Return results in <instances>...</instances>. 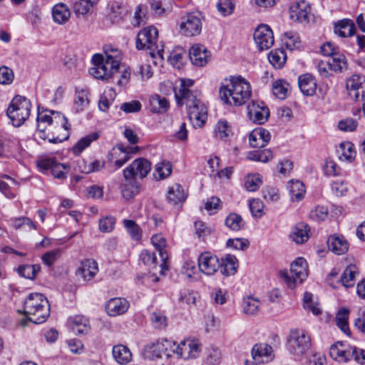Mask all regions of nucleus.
Listing matches in <instances>:
<instances>
[{
	"instance_id": "f257e3e1",
	"label": "nucleus",
	"mask_w": 365,
	"mask_h": 365,
	"mask_svg": "<svg viewBox=\"0 0 365 365\" xmlns=\"http://www.w3.org/2000/svg\"><path fill=\"white\" fill-rule=\"evenodd\" d=\"M37 128L34 138L50 143H61L70 135L71 125L68 118L61 113L45 110L38 111L36 118Z\"/></svg>"
},
{
	"instance_id": "f03ea898",
	"label": "nucleus",
	"mask_w": 365,
	"mask_h": 365,
	"mask_svg": "<svg viewBox=\"0 0 365 365\" xmlns=\"http://www.w3.org/2000/svg\"><path fill=\"white\" fill-rule=\"evenodd\" d=\"M221 101L230 106H240L251 98L250 83L241 76H230L224 78L219 88Z\"/></svg>"
},
{
	"instance_id": "7ed1b4c3",
	"label": "nucleus",
	"mask_w": 365,
	"mask_h": 365,
	"mask_svg": "<svg viewBox=\"0 0 365 365\" xmlns=\"http://www.w3.org/2000/svg\"><path fill=\"white\" fill-rule=\"evenodd\" d=\"M175 96L178 106H186L188 118L193 126L202 127L207 120V110L201 102L200 93L179 88L178 91L175 90Z\"/></svg>"
},
{
	"instance_id": "20e7f679",
	"label": "nucleus",
	"mask_w": 365,
	"mask_h": 365,
	"mask_svg": "<svg viewBox=\"0 0 365 365\" xmlns=\"http://www.w3.org/2000/svg\"><path fill=\"white\" fill-rule=\"evenodd\" d=\"M106 58L103 55L96 53L92 57L93 67L89 70V73L96 79L107 80L110 78L119 68L122 54L118 48H110L105 51Z\"/></svg>"
},
{
	"instance_id": "39448f33",
	"label": "nucleus",
	"mask_w": 365,
	"mask_h": 365,
	"mask_svg": "<svg viewBox=\"0 0 365 365\" xmlns=\"http://www.w3.org/2000/svg\"><path fill=\"white\" fill-rule=\"evenodd\" d=\"M24 313L30 322L36 324L43 323L50 315L48 300L41 293L30 294L24 301Z\"/></svg>"
},
{
	"instance_id": "423d86ee",
	"label": "nucleus",
	"mask_w": 365,
	"mask_h": 365,
	"mask_svg": "<svg viewBox=\"0 0 365 365\" xmlns=\"http://www.w3.org/2000/svg\"><path fill=\"white\" fill-rule=\"evenodd\" d=\"M311 346V336L307 331L302 329L290 330L287 340V349L296 359H301Z\"/></svg>"
},
{
	"instance_id": "0eeeda50",
	"label": "nucleus",
	"mask_w": 365,
	"mask_h": 365,
	"mask_svg": "<svg viewBox=\"0 0 365 365\" xmlns=\"http://www.w3.org/2000/svg\"><path fill=\"white\" fill-rule=\"evenodd\" d=\"M31 103L24 96H16L10 102L6 115L16 127L23 125L31 114Z\"/></svg>"
},
{
	"instance_id": "6e6552de",
	"label": "nucleus",
	"mask_w": 365,
	"mask_h": 365,
	"mask_svg": "<svg viewBox=\"0 0 365 365\" xmlns=\"http://www.w3.org/2000/svg\"><path fill=\"white\" fill-rule=\"evenodd\" d=\"M307 261L302 257H298L291 264L289 272L282 270L279 275L289 289H294L307 277Z\"/></svg>"
},
{
	"instance_id": "1a4fd4ad",
	"label": "nucleus",
	"mask_w": 365,
	"mask_h": 365,
	"mask_svg": "<svg viewBox=\"0 0 365 365\" xmlns=\"http://www.w3.org/2000/svg\"><path fill=\"white\" fill-rule=\"evenodd\" d=\"M203 16L201 12H186L180 19V32L187 36H195L201 33Z\"/></svg>"
},
{
	"instance_id": "9d476101",
	"label": "nucleus",
	"mask_w": 365,
	"mask_h": 365,
	"mask_svg": "<svg viewBox=\"0 0 365 365\" xmlns=\"http://www.w3.org/2000/svg\"><path fill=\"white\" fill-rule=\"evenodd\" d=\"M158 37V31L154 26H148L141 30L136 38V48L138 50L148 49L150 50V53L157 51L158 54L160 53V50L157 45Z\"/></svg>"
},
{
	"instance_id": "9b49d317",
	"label": "nucleus",
	"mask_w": 365,
	"mask_h": 365,
	"mask_svg": "<svg viewBox=\"0 0 365 365\" xmlns=\"http://www.w3.org/2000/svg\"><path fill=\"white\" fill-rule=\"evenodd\" d=\"M151 170V163L145 158H139L123 170L124 178L143 179L145 178Z\"/></svg>"
},
{
	"instance_id": "f8f14e48",
	"label": "nucleus",
	"mask_w": 365,
	"mask_h": 365,
	"mask_svg": "<svg viewBox=\"0 0 365 365\" xmlns=\"http://www.w3.org/2000/svg\"><path fill=\"white\" fill-rule=\"evenodd\" d=\"M37 165L42 172L51 170L53 177L60 180L66 178L69 169V166L58 163L54 158H42L38 161Z\"/></svg>"
},
{
	"instance_id": "ddd939ff",
	"label": "nucleus",
	"mask_w": 365,
	"mask_h": 365,
	"mask_svg": "<svg viewBox=\"0 0 365 365\" xmlns=\"http://www.w3.org/2000/svg\"><path fill=\"white\" fill-rule=\"evenodd\" d=\"M202 351V345L196 339H186L178 344V357L185 360L197 358Z\"/></svg>"
},
{
	"instance_id": "4468645a",
	"label": "nucleus",
	"mask_w": 365,
	"mask_h": 365,
	"mask_svg": "<svg viewBox=\"0 0 365 365\" xmlns=\"http://www.w3.org/2000/svg\"><path fill=\"white\" fill-rule=\"evenodd\" d=\"M251 354L252 360H246V365L268 363L274 358L272 347L267 344H255L252 349Z\"/></svg>"
},
{
	"instance_id": "2eb2a0df",
	"label": "nucleus",
	"mask_w": 365,
	"mask_h": 365,
	"mask_svg": "<svg viewBox=\"0 0 365 365\" xmlns=\"http://www.w3.org/2000/svg\"><path fill=\"white\" fill-rule=\"evenodd\" d=\"M197 262L200 271L207 276L215 274L220 267L219 258L210 252H202Z\"/></svg>"
},
{
	"instance_id": "dca6fc26",
	"label": "nucleus",
	"mask_w": 365,
	"mask_h": 365,
	"mask_svg": "<svg viewBox=\"0 0 365 365\" xmlns=\"http://www.w3.org/2000/svg\"><path fill=\"white\" fill-rule=\"evenodd\" d=\"M253 38L260 51L269 49L274 42L272 30L266 24H262L255 29Z\"/></svg>"
},
{
	"instance_id": "f3484780",
	"label": "nucleus",
	"mask_w": 365,
	"mask_h": 365,
	"mask_svg": "<svg viewBox=\"0 0 365 365\" xmlns=\"http://www.w3.org/2000/svg\"><path fill=\"white\" fill-rule=\"evenodd\" d=\"M247 110L249 118L259 125L264 123L269 116V108L262 101H252L248 104Z\"/></svg>"
},
{
	"instance_id": "a211bd4d",
	"label": "nucleus",
	"mask_w": 365,
	"mask_h": 365,
	"mask_svg": "<svg viewBox=\"0 0 365 365\" xmlns=\"http://www.w3.org/2000/svg\"><path fill=\"white\" fill-rule=\"evenodd\" d=\"M137 148L123 147V145H117L108 154L109 161L113 164L116 169L121 168L130 158V154L134 153Z\"/></svg>"
},
{
	"instance_id": "6ab92c4d",
	"label": "nucleus",
	"mask_w": 365,
	"mask_h": 365,
	"mask_svg": "<svg viewBox=\"0 0 365 365\" xmlns=\"http://www.w3.org/2000/svg\"><path fill=\"white\" fill-rule=\"evenodd\" d=\"M189 57L193 65L202 67L210 61V52L202 44H195L189 50Z\"/></svg>"
},
{
	"instance_id": "aec40b11",
	"label": "nucleus",
	"mask_w": 365,
	"mask_h": 365,
	"mask_svg": "<svg viewBox=\"0 0 365 365\" xmlns=\"http://www.w3.org/2000/svg\"><path fill=\"white\" fill-rule=\"evenodd\" d=\"M356 346H345L343 344L338 342L333 344L330 348V356L340 362L354 360V354H356Z\"/></svg>"
},
{
	"instance_id": "412c9836",
	"label": "nucleus",
	"mask_w": 365,
	"mask_h": 365,
	"mask_svg": "<svg viewBox=\"0 0 365 365\" xmlns=\"http://www.w3.org/2000/svg\"><path fill=\"white\" fill-rule=\"evenodd\" d=\"M356 346H345L343 344L338 342L333 344L330 348V356L340 362L354 360V354H356Z\"/></svg>"
},
{
	"instance_id": "4be33fe9",
	"label": "nucleus",
	"mask_w": 365,
	"mask_h": 365,
	"mask_svg": "<svg viewBox=\"0 0 365 365\" xmlns=\"http://www.w3.org/2000/svg\"><path fill=\"white\" fill-rule=\"evenodd\" d=\"M98 272L97 262L92 259H86L81 262L76 274L85 282L91 281Z\"/></svg>"
},
{
	"instance_id": "5701e85b",
	"label": "nucleus",
	"mask_w": 365,
	"mask_h": 365,
	"mask_svg": "<svg viewBox=\"0 0 365 365\" xmlns=\"http://www.w3.org/2000/svg\"><path fill=\"white\" fill-rule=\"evenodd\" d=\"M129 302L125 298L115 297L109 299L106 304L107 314L110 317H116L125 313L129 308Z\"/></svg>"
},
{
	"instance_id": "b1692460",
	"label": "nucleus",
	"mask_w": 365,
	"mask_h": 365,
	"mask_svg": "<svg viewBox=\"0 0 365 365\" xmlns=\"http://www.w3.org/2000/svg\"><path fill=\"white\" fill-rule=\"evenodd\" d=\"M310 14L311 7L305 1L296 2L289 9L290 18L296 21H306Z\"/></svg>"
},
{
	"instance_id": "393cba45",
	"label": "nucleus",
	"mask_w": 365,
	"mask_h": 365,
	"mask_svg": "<svg viewBox=\"0 0 365 365\" xmlns=\"http://www.w3.org/2000/svg\"><path fill=\"white\" fill-rule=\"evenodd\" d=\"M269 132L262 128L254 129L249 135L250 145L252 148H263L270 140Z\"/></svg>"
},
{
	"instance_id": "a878e982",
	"label": "nucleus",
	"mask_w": 365,
	"mask_h": 365,
	"mask_svg": "<svg viewBox=\"0 0 365 365\" xmlns=\"http://www.w3.org/2000/svg\"><path fill=\"white\" fill-rule=\"evenodd\" d=\"M327 246L333 253L341 255L348 251L349 244L344 236L333 235L328 238Z\"/></svg>"
},
{
	"instance_id": "bb28decb",
	"label": "nucleus",
	"mask_w": 365,
	"mask_h": 365,
	"mask_svg": "<svg viewBox=\"0 0 365 365\" xmlns=\"http://www.w3.org/2000/svg\"><path fill=\"white\" fill-rule=\"evenodd\" d=\"M298 85L301 92L307 96H312L315 93L317 86L316 79L309 73L299 76Z\"/></svg>"
},
{
	"instance_id": "cd10ccee",
	"label": "nucleus",
	"mask_w": 365,
	"mask_h": 365,
	"mask_svg": "<svg viewBox=\"0 0 365 365\" xmlns=\"http://www.w3.org/2000/svg\"><path fill=\"white\" fill-rule=\"evenodd\" d=\"M98 1L99 0H78L73 3L72 9L77 17L87 16L92 14Z\"/></svg>"
},
{
	"instance_id": "c85d7f7f",
	"label": "nucleus",
	"mask_w": 365,
	"mask_h": 365,
	"mask_svg": "<svg viewBox=\"0 0 365 365\" xmlns=\"http://www.w3.org/2000/svg\"><path fill=\"white\" fill-rule=\"evenodd\" d=\"M151 242L159 252L162 260L160 267L161 272H163L164 270L168 269L167 260L168 259V255L164 250L166 245V240L161 234H156L152 236Z\"/></svg>"
},
{
	"instance_id": "c756f323",
	"label": "nucleus",
	"mask_w": 365,
	"mask_h": 365,
	"mask_svg": "<svg viewBox=\"0 0 365 365\" xmlns=\"http://www.w3.org/2000/svg\"><path fill=\"white\" fill-rule=\"evenodd\" d=\"M220 267L219 270L225 276L234 275L237 270L238 260L235 255H226L220 260Z\"/></svg>"
},
{
	"instance_id": "7c9ffc66",
	"label": "nucleus",
	"mask_w": 365,
	"mask_h": 365,
	"mask_svg": "<svg viewBox=\"0 0 365 365\" xmlns=\"http://www.w3.org/2000/svg\"><path fill=\"white\" fill-rule=\"evenodd\" d=\"M52 16L55 23L60 25L65 24L71 17L70 9L66 4H56L52 8Z\"/></svg>"
},
{
	"instance_id": "2f4dec72",
	"label": "nucleus",
	"mask_w": 365,
	"mask_h": 365,
	"mask_svg": "<svg viewBox=\"0 0 365 365\" xmlns=\"http://www.w3.org/2000/svg\"><path fill=\"white\" fill-rule=\"evenodd\" d=\"M309 226L303 222L297 224L292 229L289 237L297 244H302L307 242L309 237Z\"/></svg>"
},
{
	"instance_id": "473e14b6",
	"label": "nucleus",
	"mask_w": 365,
	"mask_h": 365,
	"mask_svg": "<svg viewBox=\"0 0 365 365\" xmlns=\"http://www.w3.org/2000/svg\"><path fill=\"white\" fill-rule=\"evenodd\" d=\"M128 15L129 10L128 8L118 2H115L110 6L108 18L112 21V23L119 24L125 21Z\"/></svg>"
},
{
	"instance_id": "72a5a7b5",
	"label": "nucleus",
	"mask_w": 365,
	"mask_h": 365,
	"mask_svg": "<svg viewBox=\"0 0 365 365\" xmlns=\"http://www.w3.org/2000/svg\"><path fill=\"white\" fill-rule=\"evenodd\" d=\"M356 27L353 21L344 19L334 25V33L340 37L351 36L355 34Z\"/></svg>"
},
{
	"instance_id": "f704fd0d",
	"label": "nucleus",
	"mask_w": 365,
	"mask_h": 365,
	"mask_svg": "<svg viewBox=\"0 0 365 365\" xmlns=\"http://www.w3.org/2000/svg\"><path fill=\"white\" fill-rule=\"evenodd\" d=\"M187 195L182 185L179 184L170 187L168 191V201L174 205L182 204L186 199Z\"/></svg>"
},
{
	"instance_id": "c9c22d12",
	"label": "nucleus",
	"mask_w": 365,
	"mask_h": 365,
	"mask_svg": "<svg viewBox=\"0 0 365 365\" xmlns=\"http://www.w3.org/2000/svg\"><path fill=\"white\" fill-rule=\"evenodd\" d=\"M121 194L125 200H130L138 194L140 185L134 178H124V182L122 183Z\"/></svg>"
},
{
	"instance_id": "e433bc0d",
	"label": "nucleus",
	"mask_w": 365,
	"mask_h": 365,
	"mask_svg": "<svg viewBox=\"0 0 365 365\" xmlns=\"http://www.w3.org/2000/svg\"><path fill=\"white\" fill-rule=\"evenodd\" d=\"M287 189L292 201L299 202L304 197L306 190L302 182L292 180L288 182Z\"/></svg>"
},
{
	"instance_id": "4c0bfd02",
	"label": "nucleus",
	"mask_w": 365,
	"mask_h": 365,
	"mask_svg": "<svg viewBox=\"0 0 365 365\" xmlns=\"http://www.w3.org/2000/svg\"><path fill=\"white\" fill-rule=\"evenodd\" d=\"M71 327L76 334H86L91 328L88 319L82 315H76L71 318Z\"/></svg>"
},
{
	"instance_id": "58836bf2",
	"label": "nucleus",
	"mask_w": 365,
	"mask_h": 365,
	"mask_svg": "<svg viewBox=\"0 0 365 365\" xmlns=\"http://www.w3.org/2000/svg\"><path fill=\"white\" fill-rule=\"evenodd\" d=\"M365 84V76L359 74H354L349 78L346 83V88L349 96H358L357 90H360Z\"/></svg>"
},
{
	"instance_id": "ea45409f",
	"label": "nucleus",
	"mask_w": 365,
	"mask_h": 365,
	"mask_svg": "<svg viewBox=\"0 0 365 365\" xmlns=\"http://www.w3.org/2000/svg\"><path fill=\"white\" fill-rule=\"evenodd\" d=\"M163 352V339L151 343L145 346L143 349L144 357L153 360L160 358Z\"/></svg>"
},
{
	"instance_id": "a19ab883",
	"label": "nucleus",
	"mask_w": 365,
	"mask_h": 365,
	"mask_svg": "<svg viewBox=\"0 0 365 365\" xmlns=\"http://www.w3.org/2000/svg\"><path fill=\"white\" fill-rule=\"evenodd\" d=\"M260 306L261 302L257 298L252 296L243 298L242 307L243 313L246 315H256L259 311Z\"/></svg>"
},
{
	"instance_id": "79ce46f5",
	"label": "nucleus",
	"mask_w": 365,
	"mask_h": 365,
	"mask_svg": "<svg viewBox=\"0 0 365 365\" xmlns=\"http://www.w3.org/2000/svg\"><path fill=\"white\" fill-rule=\"evenodd\" d=\"M149 106L153 113H165L169 108V103L164 97L159 95L151 96L149 99Z\"/></svg>"
},
{
	"instance_id": "37998d69",
	"label": "nucleus",
	"mask_w": 365,
	"mask_h": 365,
	"mask_svg": "<svg viewBox=\"0 0 365 365\" xmlns=\"http://www.w3.org/2000/svg\"><path fill=\"white\" fill-rule=\"evenodd\" d=\"M113 356L115 360L120 364L128 363L132 358L130 349L123 344H118L113 346Z\"/></svg>"
},
{
	"instance_id": "c03bdc74",
	"label": "nucleus",
	"mask_w": 365,
	"mask_h": 365,
	"mask_svg": "<svg viewBox=\"0 0 365 365\" xmlns=\"http://www.w3.org/2000/svg\"><path fill=\"white\" fill-rule=\"evenodd\" d=\"M99 135L97 133H91L86 136L81 138L73 146L72 152L75 155H79L86 148L90 146L91 143L96 140Z\"/></svg>"
},
{
	"instance_id": "a18cd8bd",
	"label": "nucleus",
	"mask_w": 365,
	"mask_h": 365,
	"mask_svg": "<svg viewBox=\"0 0 365 365\" xmlns=\"http://www.w3.org/2000/svg\"><path fill=\"white\" fill-rule=\"evenodd\" d=\"M215 137L223 141H227L232 134V128L229 123L225 120H220L214 129Z\"/></svg>"
},
{
	"instance_id": "49530a36",
	"label": "nucleus",
	"mask_w": 365,
	"mask_h": 365,
	"mask_svg": "<svg viewBox=\"0 0 365 365\" xmlns=\"http://www.w3.org/2000/svg\"><path fill=\"white\" fill-rule=\"evenodd\" d=\"M16 270L20 277L33 280L41 270V267L39 264H21Z\"/></svg>"
},
{
	"instance_id": "de8ad7c7",
	"label": "nucleus",
	"mask_w": 365,
	"mask_h": 365,
	"mask_svg": "<svg viewBox=\"0 0 365 365\" xmlns=\"http://www.w3.org/2000/svg\"><path fill=\"white\" fill-rule=\"evenodd\" d=\"M328 66L330 70L335 72H342L347 68V62L345 56L339 52L333 56L328 61Z\"/></svg>"
},
{
	"instance_id": "09e8293b",
	"label": "nucleus",
	"mask_w": 365,
	"mask_h": 365,
	"mask_svg": "<svg viewBox=\"0 0 365 365\" xmlns=\"http://www.w3.org/2000/svg\"><path fill=\"white\" fill-rule=\"evenodd\" d=\"M269 63L276 68H282L287 60V55L283 49H274L268 55Z\"/></svg>"
},
{
	"instance_id": "8fccbe9b",
	"label": "nucleus",
	"mask_w": 365,
	"mask_h": 365,
	"mask_svg": "<svg viewBox=\"0 0 365 365\" xmlns=\"http://www.w3.org/2000/svg\"><path fill=\"white\" fill-rule=\"evenodd\" d=\"M172 165L169 161L162 160L155 165L154 176L156 180H163L170 175Z\"/></svg>"
},
{
	"instance_id": "3c124183",
	"label": "nucleus",
	"mask_w": 365,
	"mask_h": 365,
	"mask_svg": "<svg viewBox=\"0 0 365 365\" xmlns=\"http://www.w3.org/2000/svg\"><path fill=\"white\" fill-rule=\"evenodd\" d=\"M356 267L353 265L348 266L344 269L340 277V282L344 287L349 288L354 287L355 284V276L356 274Z\"/></svg>"
},
{
	"instance_id": "603ef678",
	"label": "nucleus",
	"mask_w": 365,
	"mask_h": 365,
	"mask_svg": "<svg viewBox=\"0 0 365 365\" xmlns=\"http://www.w3.org/2000/svg\"><path fill=\"white\" fill-rule=\"evenodd\" d=\"M283 41L286 47L289 50L297 49L302 45L299 34L292 31L284 34Z\"/></svg>"
},
{
	"instance_id": "864d4df0",
	"label": "nucleus",
	"mask_w": 365,
	"mask_h": 365,
	"mask_svg": "<svg viewBox=\"0 0 365 365\" xmlns=\"http://www.w3.org/2000/svg\"><path fill=\"white\" fill-rule=\"evenodd\" d=\"M289 84L284 80L278 79L272 84L273 94L279 99H284L288 93Z\"/></svg>"
},
{
	"instance_id": "5fc2aeb1",
	"label": "nucleus",
	"mask_w": 365,
	"mask_h": 365,
	"mask_svg": "<svg viewBox=\"0 0 365 365\" xmlns=\"http://www.w3.org/2000/svg\"><path fill=\"white\" fill-rule=\"evenodd\" d=\"M11 221L12 226L16 230H31L37 229L35 222L26 217L12 218Z\"/></svg>"
},
{
	"instance_id": "6e6d98bb",
	"label": "nucleus",
	"mask_w": 365,
	"mask_h": 365,
	"mask_svg": "<svg viewBox=\"0 0 365 365\" xmlns=\"http://www.w3.org/2000/svg\"><path fill=\"white\" fill-rule=\"evenodd\" d=\"M349 310L347 308H341L336 316V322L338 327L345 334L349 333L348 326Z\"/></svg>"
},
{
	"instance_id": "4d7b16f0",
	"label": "nucleus",
	"mask_w": 365,
	"mask_h": 365,
	"mask_svg": "<svg viewBox=\"0 0 365 365\" xmlns=\"http://www.w3.org/2000/svg\"><path fill=\"white\" fill-rule=\"evenodd\" d=\"M89 103L88 93L85 91H76L73 102V109L76 113L83 111Z\"/></svg>"
},
{
	"instance_id": "13d9d810",
	"label": "nucleus",
	"mask_w": 365,
	"mask_h": 365,
	"mask_svg": "<svg viewBox=\"0 0 365 365\" xmlns=\"http://www.w3.org/2000/svg\"><path fill=\"white\" fill-rule=\"evenodd\" d=\"M225 225L232 230L237 231L244 227L245 222L240 215L236 213H231L227 217Z\"/></svg>"
},
{
	"instance_id": "bf43d9fd",
	"label": "nucleus",
	"mask_w": 365,
	"mask_h": 365,
	"mask_svg": "<svg viewBox=\"0 0 365 365\" xmlns=\"http://www.w3.org/2000/svg\"><path fill=\"white\" fill-rule=\"evenodd\" d=\"M123 223L128 233L130 235L133 240L138 241L141 239V229L138 225L135 223V221L132 220H124Z\"/></svg>"
},
{
	"instance_id": "052dcab7",
	"label": "nucleus",
	"mask_w": 365,
	"mask_h": 365,
	"mask_svg": "<svg viewBox=\"0 0 365 365\" xmlns=\"http://www.w3.org/2000/svg\"><path fill=\"white\" fill-rule=\"evenodd\" d=\"M272 153L269 150H258L250 152L247 158L250 160L267 163L272 159Z\"/></svg>"
},
{
	"instance_id": "680f3d73",
	"label": "nucleus",
	"mask_w": 365,
	"mask_h": 365,
	"mask_svg": "<svg viewBox=\"0 0 365 365\" xmlns=\"http://www.w3.org/2000/svg\"><path fill=\"white\" fill-rule=\"evenodd\" d=\"M304 308L311 311L314 315L320 314L322 312L319 304L313 299V294L310 292H305L303 298Z\"/></svg>"
},
{
	"instance_id": "e2e57ef3",
	"label": "nucleus",
	"mask_w": 365,
	"mask_h": 365,
	"mask_svg": "<svg viewBox=\"0 0 365 365\" xmlns=\"http://www.w3.org/2000/svg\"><path fill=\"white\" fill-rule=\"evenodd\" d=\"M331 190L333 195L336 197H341L348 192V183L346 181L337 179L331 183Z\"/></svg>"
},
{
	"instance_id": "0e129e2a",
	"label": "nucleus",
	"mask_w": 365,
	"mask_h": 365,
	"mask_svg": "<svg viewBox=\"0 0 365 365\" xmlns=\"http://www.w3.org/2000/svg\"><path fill=\"white\" fill-rule=\"evenodd\" d=\"M341 155L340 158L347 161H350L355 158L356 150L354 145L350 142L342 143L340 144Z\"/></svg>"
},
{
	"instance_id": "69168bd1",
	"label": "nucleus",
	"mask_w": 365,
	"mask_h": 365,
	"mask_svg": "<svg viewBox=\"0 0 365 365\" xmlns=\"http://www.w3.org/2000/svg\"><path fill=\"white\" fill-rule=\"evenodd\" d=\"M146 6L140 4L135 10L134 16L131 19V24L136 27L145 23Z\"/></svg>"
},
{
	"instance_id": "338daca9",
	"label": "nucleus",
	"mask_w": 365,
	"mask_h": 365,
	"mask_svg": "<svg viewBox=\"0 0 365 365\" xmlns=\"http://www.w3.org/2000/svg\"><path fill=\"white\" fill-rule=\"evenodd\" d=\"M185 56V51L182 48H178L170 53L169 61L174 67L180 68L183 64V60Z\"/></svg>"
},
{
	"instance_id": "774afa93",
	"label": "nucleus",
	"mask_w": 365,
	"mask_h": 365,
	"mask_svg": "<svg viewBox=\"0 0 365 365\" xmlns=\"http://www.w3.org/2000/svg\"><path fill=\"white\" fill-rule=\"evenodd\" d=\"M262 180L259 174L250 175L246 178L245 187L250 192L256 191L262 185Z\"/></svg>"
}]
</instances>
